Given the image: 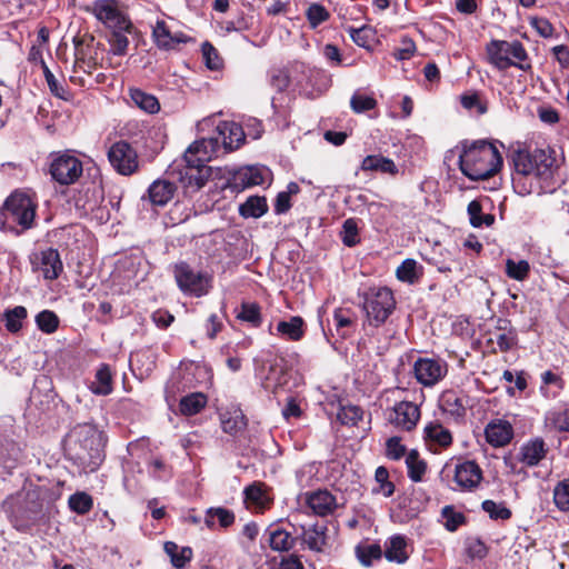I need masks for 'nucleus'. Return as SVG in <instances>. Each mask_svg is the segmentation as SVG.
<instances>
[{
    "instance_id": "f257e3e1",
    "label": "nucleus",
    "mask_w": 569,
    "mask_h": 569,
    "mask_svg": "<svg viewBox=\"0 0 569 569\" xmlns=\"http://www.w3.org/2000/svg\"><path fill=\"white\" fill-rule=\"evenodd\" d=\"M512 186L521 196L553 192L560 179H556L559 162L555 150L535 149L518 151L513 157Z\"/></svg>"
},
{
    "instance_id": "f03ea898",
    "label": "nucleus",
    "mask_w": 569,
    "mask_h": 569,
    "mask_svg": "<svg viewBox=\"0 0 569 569\" xmlns=\"http://www.w3.org/2000/svg\"><path fill=\"white\" fill-rule=\"evenodd\" d=\"M102 432L91 423L73 427L66 438L67 457L84 472H93L104 458Z\"/></svg>"
},
{
    "instance_id": "7ed1b4c3",
    "label": "nucleus",
    "mask_w": 569,
    "mask_h": 569,
    "mask_svg": "<svg viewBox=\"0 0 569 569\" xmlns=\"http://www.w3.org/2000/svg\"><path fill=\"white\" fill-rule=\"evenodd\" d=\"M502 158L497 147L487 141H476L459 156L461 172L470 180H485L498 172Z\"/></svg>"
},
{
    "instance_id": "20e7f679",
    "label": "nucleus",
    "mask_w": 569,
    "mask_h": 569,
    "mask_svg": "<svg viewBox=\"0 0 569 569\" xmlns=\"http://www.w3.org/2000/svg\"><path fill=\"white\" fill-rule=\"evenodd\" d=\"M37 202L26 192L16 191L4 201L0 211V230L16 236L33 227Z\"/></svg>"
},
{
    "instance_id": "39448f33",
    "label": "nucleus",
    "mask_w": 569,
    "mask_h": 569,
    "mask_svg": "<svg viewBox=\"0 0 569 569\" xmlns=\"http://www.w3.org/2000/svg\"><path fill=\"white\" fill-rule=\"evenodd\" d=\"M487 54L489 62L499 70H506L509 67H517L521 70L530 68L525 63L528 59L527 51L520 41L492 40L487 44Z\"/></svg>"
},
{
    "instance_id": "423d86ee",
    "label": "nucleus",
    "mask_w": 569,
    "mask_h": 569,
    "mask_svg": "<svg viewBox=\"0 0 569 569\" xmlns=\"http://www.w3.org/2000/svg\"><path fill=\"white\" fill-rule=\"evenodd\" d=\"M396 308V300L390 289L386 287L370 288L365 293L363 310L367 322L371 327L383 325Z\"/></svg>"
},
{
    "instance_id": "0eeeda50",
    "label": "nucleus",
    "mask_w": 569,
    "mask_h": 569,
    "mask_svg": "<svg viewBox=\"0 0 569 569\" xmlns=\"http://www.w3.org/2000/svg\"><path fill=\"white\" fill-rule=\"evenodd\" d=\"M216 122L214 116L202 119L198 122V130L204 132L209 127H214L211 137L220 142L222 153L233 151L244 142L246 133L240 124L233 121Z\"/></svg>"
},
{
    "instance_id": "6e6552de",
    "label": "nucleus",
    "mask_w": 569,
    "mask_h": 569,
    "mask_svg": "<svg viewBox=\"0 0 569 569\" xmlns=\"http://www.w3.org/2000/svg\"><path fill=\"white\" fill-rule=\"evenodd\" d=\"M270 177V171L264 167L247 166L239 169H223L222 179L226 180L221 184L223 189H231L240 192L247 188L263 184Z\"/></svg>"
},
{
    "instance_id": "1a4fd4ad",
    "label": "nucleus",
    "mask_w": 569,
    "mask_h": 569,
    "mask_svg": "<svg viewBox=\"0 0 569 569\" xmlns=\"http://www.w3.org/2000/svg\"><path fill=\"white\" fill-rule=\"evenodd\" d=\"M173 273L182 292L194 297H202L209 292L211 278L208 273L196 271L186 262L177 263Z\"/></svg>"
},
{
    "instance_id": "9d476101",
    "label": "nucleus",
    "mask_w": 569,
    "mask_h": 569,
    "mask_svg": "<svg viewBox=\"0 0 569 569\" xmlns=\"http://www.w3.org/2000/svg\"><path fill=\"white\" fill-rule=\"evenodd\" d=\"M82 162L69 151L53 154L50 173L54 181L60 184H72L82 174Z\"/></svg>"
},
{
    "instance_id": "9b49d317",
    "label": "nucleus",
    "mask_w": 569,
    "mask_h": 569,
    "mask_svg": "<svg viewBox=\"0 0 569 569\" xmlns=\"http://www.w3.org/2000/svg\"><path fill=\"white\" fill-rule=\"evenodd\" d=\"M91 12L110 30L132 29L131 21L117 0H97L92 4Z\"/></svg>"
},
{
    "instance_id": "f8f14e48",
    "label": "nucleus",
    "mask_w": 569,
    "mask_h": 569,
    "mask_svg": "<svg viewBox=\"0 0 569 569\" xmlns=\"http://www.w3.org/2000/svg\"><path fill=\"white\" fill-rule=\"evenodd\" d=\"M186 169L181 172V182L184 188L197 191L201 189L209 180L222 179L223 168L211 167L201 163H186Z\"/></svg>"
},
{
    "instance_id": "ddd939ff",
    "label": "nucleus",
    "mask_w": 569,
    "mask_h": 569,
    "mask_svg": "<svg viewBox=\"0 0 569 569\" xmlns=\"http://www.w3.org/2000/svg\"><path fill=\"white\" fill-rule=\"evenodd\" d=\"M111 166L123 176L137 171L139 162L136 150L126 141H118L111 146L108 152Z\"/></svg>"
},
{
    "instance_id": "4468645a",
    "label": "nucleus",
    "mask_w": 569,
    "mask_h": 569,
    "mask_svg": "<svg viewBox=\"0 0 569 569\" xmlns=\"http://www.w3.org/2000/svg\"><path fill=\"white\" fill-rule=\"evenodd\" d=\"M447 372V363L441 359L419 358L413 365L415 377L425 387L437 385Z\"/></svg>"
},
{
    "instance_id": "2eb2a0df",
    "label": "nucleus",
    "mask_w": 569,
    "mask_h": 569,
    "mask_svg": "<svg viewBox=\"0 0 569 569\" xmlns=\"http://www.w3.org/2000/svg\"><path fill=\"white\" fill-rule=\"evenodd\" d=\"M221 153L220 142L212 137H208L190 144L183 154V159L186 163L206 164Z\"/></svg>"
},
{
    "instance_id": "dca6fc26",
    "label": "nucleus",
    "mask_w": 569,
    "mask_h": 569,
    "mask_svg": "<svg viewBox=\"0 0 569 569\" xmlns=\"http://www.w3.org/2000/svg\"><path fill=\"white\" fill-rule=\"evenodd\" d=\"M420 419V408L411 401L397 402L388 415V420L396 428L411 431Z\"/></svg>"
},
{
    "instance_id": "f3484780",
    "label": "nucleus",
    "mask_w": 569,
    "mask_h": 569,
    "mask_svg": "<svg viewBox=\"0 0 569 569\" xmlns=\"http://www.w3.org/2000/svg\"><path fill=\"white\" fill-rule=\"evenodd\" d=\"M33 271H41L47 280L57 279L63 270V264L58 250L48 248L31 257Z\"/></svg>"
},
{
    "instance_id": "a211bd4d",
    "label": "nucleus",
    "mask_w": 569,
    "mask_h": 569,
    "mask_svg": "<svg viewBox=\"0 0 569 569\" xmlns=\"http://www.w3.org/2000/svg\"><path fill=\"white\" fill-rule=\"evenodd\" d=\"M482 477V470L476 461L466 460L459 462L455 467V489H459L461 491H472L478 488Z\"/></svg>"
},
{
    "instance_id": "6ab92c4d",
    "label": "nucleus",
    "mask_w": 569,
    "mask_h": 569,
    "mask_svg": "<svg viewBox=\"0 0 569 569\" xmlns=\"http://www.w3.org/2000/svg\"><path fill=\"white\" fill-rule=\"evenodd\" d=\"M156 44L163 50L174 49L180 43H186L189 38L182 32H171L163 20H158L152 29Z\"/></svg>"
},
{
    "instance_id": "aec40b11",
    "label": "nucleus",
    "mask_w": 569,
    "mask_h": 569,
    "mask_svg": "<svg viewBox=\"0 0 569 569\" xmlns=\"http://www.w3.org/2000/svg\"><path fill=\"white\" fill-rule=\"evenodd\" d=\"M306 501L313 513L321 517L332 513L337 508V500L328 490L309 492L307 493Z\"/></svg>"
},
{
    "instance_id": "412c9836",
    "label": "nucleus",
    "mask_w": 569,
    "mask_h": 569,
    "mask_svg": "<svg viewBox=\"0 0 569 569\" xmlns=\"http://www.w3.org/2000/svg\"><path fill=\"white\" fill-rule=\"evenodd\" d=\"M485 435L491 446L503 447L512 439L513 429L508 421L496 420L486 427Z\"/></svg>"
},
{
    "instance_id": "4be33fe9",
    "label": "nucleus",
    "mask_w": 569,
    "mask_h": 569,
    "mask_svg": "<svg viewBox=\"0 0 569 569\" xmlns=\"http://www.w3.org/2000/svg\"><path fill=\"white\" fill-rule=\"evenodd\" d=\"M277 333L290 341H300L306 333V322L300 316H292L288 320L277 323Z\"/></svg>"
},
{
    "instance_id": "5701e85b",
    "label": "nucleus",
    "mask_w": 569,
    "mask_h": 569,
    "mask_svg": "<svg viewBox=\"0 0 569 569\" xmlns=\"http://www.w3.org/2000/svg\"><path fill=\"white\" fill-rule=\"evenodd\" d=\"M545 441L541 438H535L526 442L520 449L519 460L528 467L537 466L547 453Z\"/></svg>"
},
{
    "instance_id": "b1692460",
    "label": "nucleus",
    "mask_w": 569,
    "mask_h": 569,
    "mask_svg": "<svg viewBox=\"0 0 569 569\" xmlns=\"http://www.w3.org/2000/svg\"><path fill=\"white\" fill-rule=\"evenodd\" d=\"M408 541L403 535H395L385 545V557L387 560L405 563L408 558Z\"/></svg>"
},
{
    "instance_id": "393cba45",
    "label": "nucleus",
    "mask_w": 569,
    "mask_h": 569,
    "mask_svg": "<svg viewBox=\"0 0 569 569\" xmlns=\"http://www.w3.org/2000/svg\"><path fill=\"white\" fill-rule=\"evenodd\" d=\"M89 389L97 396H108L112 392V373L108 365L102 363L98 368L93 381L89 385Z\"/></svg>"
},
{
    "instance_id": "a878e982",
    "label": "nucleus",
    "mask_w": 569,
    "mask_h": 569,
    "mask_svg": "<svg viewBox=\"0 0 569 569\" xmlns=\"http://www.w3.org/2000/svg\"><path fill=\"white\" fill-rule=\"evenodd\" d=\"M174 186L167 180H156L148 189L149 200L152 204L164 206L173 197Z\"/></svg>"
},
{
    "instance_id": "bb28decb",
    "label": "nucleus",
    "mask_w": 569,
    "mask_h": 569,
    "mask_svg": "<svg viewBox=\"0 0 569 569\" xmlns=\"http://www.w3.org/2000/svg\"><path fill=\"white\" fill-rule=\"evenodd\" d=\"M361 170L379 171L391 176H396L398 173V167L393 160L380 154L367 156L361 162Z\"/></svg>"
},
{
    "instance_id": "cd10ccee",
    "label": "nucleus",
    "mask_w": 569,
    "mask_h": 569,
    "mask_svg": "<svg viewBox=\"0 0 569 569\" xmlns=\"http://www.w3.org/2000/svg\"><path fill=\"white\" fill-rule=\"evenodd\" d=\"M208 398L202 392H192L180 399L179 410L183 416L199 413L207 405Z\"/></svg>"
},
{
    "instance_id": "c85d7f7f",
    "label": "nucleus",
    "mask_w": 569,
    "mask_h": 569,
    "mask_svg": "<svg viewBox=\"0 0 569 569\" xmlns=\"http://www.w3.org/2000/svg\"><path fill=\"white\" fill-rule=\"evenodd\" d=\"M425 439L440 447H448L452 442L451 432L438 422H430L425 427Z\"/></svg>"
},
{
    "instance_id": "c756f323",
    "label": "nucleus",
    "mask_w": 569,
    "mask_h": 569,
    "mask_svg": "<svg viewBox=\"0 0 569 569\" xmlns=\"http://www.w3.org/2000/svg\"><path fill=\"white\" fill-rule=\"evenodd\" d=\"M216 520L221 528H228L234 522V513L226 508H209L206 512L204 523L209 529H213Z\"/></svg>"
},
{
    "instance_id": "7c9ffc66",
    "label": "nucleus",
    "mask_w": 569,
    "mask_h": 569,
    "mask_svg": "<svg viewBox=\"0 0 569 569\" xmlns=\"http://www.w3.org/2000/svg\"><path fill=\"white\" fill-rule=\"evenodd\" d=\"M302 540L315 551H321L326 545V528L321 526L302 527Z\"/></svg>"
},
{
    "instance_id": "2f4dec72",
    "label": "nucleus",
    "mask_w": 569,
    "mask_h": 569,
    "mask_svg": "<svg viewBox=\"0 0 569 569\" xmlns=\"http://www.w3.org/2000/svg\"><path fill=\"white\" fill-rule=\"evenodd\" d=\"M396 276L402 282L415 283L422 276V267L413 259H406L397 268Z\"/></svg>"
},
{
    "instance_id": "473e14b6",
    "label": "nucleus",
    "mask_w": 569,
    "mask_h": 569,
    "mask_svg": "<svg viewBox=\"0 0 569 569\" xmlns=\"http://www.w3.org/2000/svg\"><path fill=\"white\" fill-rule=\"evenodd\" d=\"M130 97L138 108L148 113H157L160 109L158 99L140 89H130Z\"/></svg>"
},
{
    "instance_id": "72a5a7b5",
    "label": "nucleus",
    "mask_w": 569,
    "mask_h": 569,
    "mask_svg": "<svg viewBox=\"0 0 569 569\" xmlns=\"http://www.w3.org/2000/svg\"><path fill=\"white\" fill-rule=\"evenodd\" d=\"M268 210L266 198L250 197L239 208V212L244 218H260Z\"/></svg>"
},
{
    "instance_id": "f704fd0d",
    "label": "nucleus",
    "mask_w": 569,
    "mask_h": 569,
    "mask_svg": "<svg viewBox=\"0 0 569 569\" xmlns=\"http://www.w3.org/2000/svg\"><path fill=\"white\" fill-rule=\"evenodd\" d=\"M269 545L274 551H288L293 547L295 538L288 531L274 528L269 531Z\"/></svg>"
},
{
    "instance_id": "c9c22d12",
    "label": "nucleus",
    "mask_w": 569,
    "mask_h": 569,
    "mask_svg": "<svg viewBox=\"0 0 569 569\" xmlns=\"http://www.w3.org/2000/svg\"><path fill=\"white\" fill-rule=\"evenodd\" d=\"M406 465L408 468V477L413 482L421 481L427 470V463L425 460L420 459L417 450H411L408 452L406 456Z\"/></svg>"
},
{
    "instance_id": "e433bc0d",
    "label": "nucleus",
    "mask_w": 569,
    "mask_h": 569,
    "mask_svg": "<svg viewBox=\"0 0 569 569\" xmlns=\"http://www.w3.org/2000/svg\"><path fill=\"white\" fill-rule=\"evenodd\" d=\"M332 322L337 333L341 338H346L350 333V329L355 326V318L348 309H337L332 316Z\"/></svg>"
},
{
    "instance_id": "4c0bfd02",
    "label": "nucleus",
    "mask_w": 569,
    "mask_h": 569,
    "mask_svg": "<svg viewBox=\"0 0 569 569\" xmlns=\"http://www.w3.org/2000/svg\"><path fill=\"white\" fill-rule=\"evenodd\" d=\"M441 407L445 412L455 418H461L466 415V406L463 399L458 397L455 392H445L441 399Z\"/></svg>"
},
{
    "instance_id": "58836bf2",
    "label": "nucleus",
    "mask_w": 569,
    "mask_h": 569,
    "mask_svg": "<svg viewBox=\"0 0 569 569\" xmlns=\"http://www.w3.org/2000/svg\"><path fill=\"white\" fill-rule=\"evenodd\" d=\"M132 29H112L109 38L110 50L114 56H124L128 50L129 40L127 33Z\"/></svg>"
},
{
    "instance_id": "ea45409f",
    "label": "nucleus",
    "mask_w": 569,
    "mask_h": 569,
    "mask_svg": "<svg viewBox=\"0 0 569 569\" xmlns=\"http://www.w3.org/2000/svg\"><path fill=\"white\" fill-rule=\"evenodd\" d=\"M482 207L478 200H472L467 208L470 223L476 227H482L483 224L489 227L493 223L495 217L492 214H482Z\"/></svg>"
},
{
    "instance_id": "a19ab883",
    "label": "nucleus",
    "mask_w": 569,
    "mask_h": 569,
    "mask_svg": "<svg viewBox=\"0 0 569 569\" xmlns=\"http://www.w3.org/2000/svg\"><path fill=\"white\" fill-rule=\"evenodd\" d=\"M552 498L558 510L569 512V478L559 481L555 486Z\"/></svg>"
},
{
    "instance_id": "79ce46f5",
    "label": "nucleus",
    "mask_w": 569,
    "mask_h": 569,
    "mask_svg": "<svg viewBox=\"0 0 569 569\" xmlns=\"http://www.w3.org/2000/svg\"><path fill=\"white\" fill-rule=\"evenodd\" d=\"M221 426L224 432L234 435L246 427L244 416L240 410L221 415Z\"/></svg>"
},
{
    "instance_id": "37998d69",
    "label": "nucleus",
    "mask_w": 569,
    "mask_h": 569,
    "mask_svg": "<svg viewBox=\"0 0 569 569\" xmlns=\"http://www.w3.org/2000/svg\"><path fill=\"white\" fill-rule=\"evenodd\" d=\"M27 317V309L22 306H17L13 309H8L4 312L6 328L9 332L16 333L22 328V320Z\"/></svg>"
},
{
    "instance_id": "c03bdc74",
    "label": "nucleus",
    "mask_w": 569,
    "mask_h": 569,
    "mask_svg": "<svg viewBox=\"0 0 569 569\" xmlns=\"http://www.w3.org/2000/svg\"><path fill=\"white\" fill-rule=\"evenodd\" d=\"M237 318L251 323L253 327H259L262 322L260 307L256 302H243Z\"/></svg>"
},
{
    "instance_id": "a18cd8bd",
    "label": "nucleus",
    "mask_w": 569,
    "mask_h": 569,
    "mask_svg": "<svg viewBox=\"0 0 569 569\" xmlns=\"http://www.w3.org/2000/svg\"><path fill=\"white\" fill-rule=\"evenodd\" d=\"M68 505L70 509L78 515L88 513L93 506V500L87 492H76L69 497Z\"/></svg>"
},
{
    "instance_id": "49530a36",
    "label": "nucleus",
    "mask_w": 569,
    "mask_h": 569,
    "mask_svg": "<svg viewBox=\"0 0 569 569\" xmlns=\"http://www.w3.org/2000/svg\"><path fill=\"white\" fill-rule=\"evenodd\" d=\"M465 551L470 560H481L487 557L488 547L480 538L472 537L466 540Z\"/></svg>"
},
{
    "instance_id": "de8ad7c7",
    "label": "nucleus",
    "mask_w": 569,
    "mask_h": 569,
    "mask_svg": "<svg viewBox=\"0 0 569 569\" xmlns=\"http://www.w3.org/2000/svg\"><path fill=\"white\" fill-rule=\"evenodd\" d=\"M530 271L529 262L526 260L515 261L512 259H507L506 261V273L509 278L523 281Z\"/></svg>"
},
{
    "instance_id": "09e8293b",
    "label": "nucleus",
    "mask_w": 569,
    "mask_h": 569,
    "mask_svg": "<svg viewBox=\"0 0 569 569\" xmlns=\"http://www.w3.org/2000/svg\"><path fill=\"white\" fill-rule=\"evenodd\" d=\"M481 507L492 520H508L512 515L511 510L507 508L503 502L485 500Z\"/></svg>"
},
{
    "instance_id": "8fccbe9b",
    "label": "nucleus",
    "mask_w": 569,
    "mask_h": 569,
    "mask_svg": "<svg viewBox=\"0 0 569 569\" xmlns=\"http://www.w3.org/2000/svg\"><path fill=\"white\" fill-rule=\"evenodd\" d=\"M362 416H363L362 409L358 406H352V405L341 406L337 413L338 420L342 425H348V426L357 425L362 419Z\"/></svg>"
},
{
    "instance_id": "3c124183",
    "label": "nucleus",
    "mask_w": 569,
    "mask_h": 569,
    "mask_svg": "<svg viewBox=\"0 0 569 569\" xmlns=\"http://www.w3.org/2000/svg\"><path fill=\"white\" fill-rule=\"evenodd\" d=\"M441 516L445 519L446 529L451 532L456 531L466 521L463 513L456 511L452 506H445Z\"/></svg>"
},
{
    "instance_id": "603ef678",
    "label": "nucleus",
    "mask_w": 569,
    "mask_h": 569,
    "mask_svg": "<svg viewBox=\"0 0 569 569\" xmlns=\"http://www.w3.org/2000/svg\"><path fill=\"white\" fill-rule=\"evenodd\" d=\"M39 329L46 333H52L58 329L59 319L53 311L43 310L36 317Z\"/></svg>"
},
{
    "instance_id": "864d4df0",
    "label": "nucleus",
    "mask_w": 569,
    "mask_h": 569,
    "mask_svg": "<svg viewBox=\"0 0 569 569\" xmlns=\"http://www.w3.org/2000/svg\"><path fill=\"white\" fill-rule=\"evenodd\" d=\"M201 52L207 68L210 70H219L222 67L223 61L218 50L210 42L206 41L202 43Z\"/></svg>"
},
{
    "instance_id": "5fc2aeb1",
    "label": "nucleus",
    "mask_w": 569,
    "mask_h": 569,
    "mask_svg": "<svg viewBox=\"0 0 569 569\" xmlns=\"http://www.w3.org/2000/svg\"><path fill=\"white\" fill-rule=\"evenodd\" d=\"M246 500L259 508H264L269 503V498L259 483H253L244 490Z\"/></svg>"
},
{
    "instance_id": "6e6d98bb",
    "label": "nucleus",
    "mask_w": 569,
    "mask_h": 569,
    "mask_svg": "<svg viewBox=\"0 0 569 569\" xmlns=\"http://www.w3.org/2000/svg\"><path fill=\"white\" fill-rule=\"evenodd\" d=\"M41 68L43 70V76L51 93L58 98L66 99L67 90L61 84V82L57 80V78L51 72L44 60H41Z\"/></svg>"
},
{
    "instance_id": "4d7b16f0",
    "label": "nucleus",
    "mask_w": 569,
    "mask_h": 569,
    "mask_svg": "<svg viewBox=\"0 0 569 569\" xmlns=\"http://www.w3.org/2000/svg\"><path fill=\"white\" fill-rule=\"evenodd\" d=\"M377 106L375 98L361 93H355L350 99V107L356 113L373 109Z\"/></svg>"
},
{
    "instance_id": "13d9d810",
    "label": "nucleus",
    "mask_w": 569,
    "mask_h": 569,
    "mask_svg": "<svg viewBox=\"0 0 569 569\" xmlns=\"http://www.w3.org/2000/svg\"><path fill=\"white\" fill-rule=\"evenodd\" d=\"M307 18L310 24L316 28L329 19V12L323 6L319 3H312L307 9Z\"/></svg>"
},
{
    "instance_id": "bf43d9fd",
    "label": "nucleus",
    "mask_w": 569,
    "mask_h": 569,
    "mask_svg": "<svg viewBox=\"0 0 569 569\" xmlns=\"http://www.w3.org/2000/svg\"><path fill=\"white\" fill-rule=\"evenodd\" d=\"M342 242L353 247L359 242L358 226L353 219H347L342 224Z\"/></svg>"
},
{
    "instance_id": "052dcab7",
    "label": "nucleus",
    "mask_w": 569,
    "mask_h": 569,
    "mask_svg": "<svg viewBox=\"0 0 569 569\" xmlns=\"http://www.w3.org/2000/svg\"><path fill=\"white\" fill-rule=\"evenodd\" d=\"M376 481L379 483L378 491L385 497H390L395 492V485L388 480L389 472L385 467H378L375 473Z\"/></svg>"
},
{
    "instance_id": "680f3d73",
    "label": "nucleus",
    "mask_w": 569,
    "mask_h": 569,
    "mask_svg": "<svg viewBox=\"0 0 569 569\" xmlns=\"http://www.w3.org/2000/svg\"><path fill=\"white\" fill-rule=\"evenodd\" d=\"M357 556L363 566H370L372 559H379L381 556V548L378 545H370L366 548H358Z\"/></svg>"
},
{
    "instance_id": "e2e57ef3",
    "label": "nucleus",
    "mask_w": 569,
    "mask_h": 569,
    "mask_svg": "<svg viewBox=\"0 0 569 569\" xmlns=\"http://www.w3.org/2000/svg\"><path fill=\"white\" fill-rule=\"evenodd\" d=\"M386 451L388 458L399 460L405 456L406 447L401 443V439L399 437H391L387 440Z\"/></svg>"
},
{
    "instance_id": "0e129e2a",
    "label": "nucleus",
    "mask_w": 569,
    "mask_h": 569,
    "mask_svg": "<svg viewBox=\"0 0 569 569\" xmlns=\"http://www.w3.org/2000/svg\"><path fill=\"white\" fill-rule=\"evenodd\" d=\"M269 77L271 87L278 92L283 91L289 86V77L284 70H272Z\"/></svg>"
},
{
    "instance_id": "69168bd1",
    "label": "nucleus",
    "mask_w": 569,
    "mask_h": 569,
    "mask_svg": "<svg viewBox=\"0 0 569 569\" xmlns=\"http://www.w3.org/2000/svg\"><path fill=\"white\" fill-rule=\"evenodd\" d=\"M516 332L509 330L507 332H498L496 335V343L500 351L510 350L516 345Z\"/></svg>"
},
{
    "instance_id": "338daca9",
    "label": "nucleus",
    "mask_w": 569,
    "mask_h": 569,
    "mask_svg": "<svg viewBox=\"0 0 569 569\" xmlns=\"http://www.w3.org/2000/svg\"><path fill=\"white\" fill-rule=\"evenodd\" d=\"M461 104L467 110L476 109L479 114L487 111L486 106L480 101L478 94H465L460 99Z\"/></svg>"
},
{
    "instance_id": "774afa93",
    "label": "nucleus",
    "mask_w": 569,
    "mask_h": 569,
    "mask_svg": "<svg viewBox=\"0 0 569 569\" xmlns=\"http://www.w3.org/2000/svg\"><path fill=\"white\" fill-rule=\"evenodd\" d=\"M530 24L541 37L549 38L552 36L553 27L546 18H532Z\"/></svg>"
}]
</instances>
